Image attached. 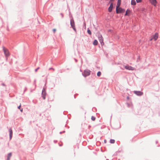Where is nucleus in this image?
Returning a JSON list of instances; mask_svg holds the SVG:
<instances>
[{"mask_svg":"<svg viewBox=\"0 0 160 160\" xmlns=\"http://www.w3.org/2000/svg\"><path fill=\"white\" fill-rule=\"evenodd\" d=\"M125 10L122 9L121 8L116 7V12L117 13L123 12H125Z\"/></svg>","mask_w":160,"mask_h":160,"instance_id":"nucleus-1","label":"nucleus"},{"mask_svg":"<svg viewBox=\"0 0 160 160\" xmlns=\"http://www.w3.org/2000/svg\"><path fill=\"white\" fill-rule=\"evenodd\" d=\"M3 50L4 52V53L6 57H8L10 55L9 52L7 49L5 47H3Z\"/></svg>","mask_w":160,"mask_h":160,"instance_id":"nucleus-2","label":"nucleus"},{"mask_svg":"<svg viewBox=\"0 0 160 160\" xmlns=\"http://www.w3.org/2000/svg\"><path fill=\"white\" fill-rule=\"evenodd\" d=\"M70 24L71 25L73 29V30L76 32V30L75 28V23L74 20L73 19H71L70 20Z\"/></svg>","mask_w":160,"mask_h":160,"instance_id":"nucleus-3","label":"nucleus"},{"mask_svg":"<svg viewBox=\"0 0 160 160\" xmlns=\"http://www.w3.org/2000/svg\"><path fill=\"white\" fill-rule=\"evenodd\" d=\"M90 74V71L89 70H85L83 73V76L85 77L89 76Z\"/></svg>","mask_w":160,"mask_h":160,"instance_id":"nucleus-4","label":"nucleus"},{"mask_svg":"<svg viewBox=\"0 0 160 160\" xmlns=\"http://www.w3.org/2000/svg\"><path fill=\"white\" fill-rule=\"evenodd\" d=\"M98 38L101 44L102 45H103L104 43L103 42V39L102 36V35L100 34H99L98 35Z\"/></svg>","mask_w":160,"mask_h":160,"instance_id":"nucleus-5","label":"nucleus"},{"mask_svg":"<svg viewBox=\"0 0 160 160\" xmlns=\"http://www.w3.org/2000/svg\"><path fill=\"white\" fill-rule=\"evenodd\" d=\"M46 92L45 91V89L43 88L42 92V97L44 99L46 98Z\"/></svg>","mask_w":160,"mask_h":160,"instance_id":"nucleus-6","label":"nucleus"},{"mask_svg":"<svg viewBox=\"0 0 160 160\" xmlns=\"http://www.w3.org/2000/svg\"><path fill=\"white\" fill-rule=\"evenodd\" d=\"M125 68L126 69L129 70H135V68H134L129 65H126L125 66Z\"/></svg>","mask_w":160,"mask_h":160,"instance_id":"nucleus-7","label":"nucleus"},{"mask_svg":"<svg viewBox=\"0 0 160 160\" xmlns=\"http://www.w3.org/2000/svg\"><path fill=\"white\" fill-rule=\"evenodd\" d=\"M150 3L154 6H156L157 2L156 0H149Z\"/></svg>","mask_w":160,"mask_h":160,"instance_id":"nucleus-8","label":"nucleus"},{"mask_svg":"<svg viewBox=\"0 0 160 160\" xmlns=\"http://www.w3.org/2000/svg\"><path fill=\"white\" fill-rule=\"evenodd\" d=\"M158 37V33H156L152 36L153 39L154 41H156Z\"/></svg>","mask_w":160,"mask_h":160,"instance_id":"nucleus-9","label":"nucleus"},{"mask_svg":"<svg viewBox=\"0 0 160 160\" xmlns=\"http://www.w3.org/2000/svg\"><path fill=\"white\" fill-rule=\"evenodd\" d=\"M134 92L138 96H141L143 94V92L140 91H134Z\"/></svg>","mask_w":160,"mask_h":160,"instance_id":"nucleus-10","label":"nucleus"},{"mask_svg":"<svg viewBox=\"0 0 160 160\" xmlns=\"http://www.w3.org/2000/svg\"><path fill=\"white\" fill-rule=\"evenodd\" d=\"M113 3L112 2H111L110 6L108 9V11L109 12H112L113 8Z\"/></svg>","mask_w":160,"mask_h":160,"instance_id":"nucleus-11","label":"nucleus"},{"mask_svg":"<svg viewBox=\"0 0 160 160\" xmlns=\"http://www.w3.org/2000/svg\"><path fill=\"white\" fill-rule=\"evenodd\" d=\"M9 135H10V139H11L12 138V130L10 129L9 130Z\"/></svg>","mask_w":160,"mask_h":160,"instance_id":"nucleus-12","label":"nucleus"},{"mask_svg":"<svg viewBox=\"0 0 160 160\" xmlns=\"http://www.w3.org/2000/svg\"><path fill=\"white\" fill-rule=\"evenodd\" d=\"M121 0H118L117 7H119L121 4Z\"/></svg>","mask_w":160,"mask_h":160,"instance_id":"nucleus-13","label":"nucleus"},{"mask_svg":"<svg viewBox=\"0 0 160 160\" xmlns=\"http://www.w3.org/2000/svg\"><path fill=\"white\" fill-rule=\"evenodd\" d=\"M12 156V153H10L8 154L7 158V160H10V158Z\"/></svg>","mask_w":160,"mask_h":160,"instance_id":"nucleus-14","label":"nucleus"},{"mask_svg":"<svg viewBox=\"0 0 160 160\" xmlns=\"http://www.w3.org/2000/svg\"><path fill=\"white\" fill-rule=\"evenodd\" d=\"M98 42L96 40H94L93 44L94 45H97L98 44Z\"/></svg>","mask_w":160,"mask_h":160,"instance_id":"nucleus-15","label":"nucleus"},{"mask_svg":"<svg viewBox=\"0 0 160 160\" xmlns=\"http://www.w3.org/2000/svg\"><path fill=\"white\" fill-rule=\"evenodd\" d=\"M131 4L132 5H135L136 4V2L135 0H132L131 1Z\"/></svg>","mask_w":160,"mask_h":160,"instance_id":"nucleus-16","label":"nucleus"},{"mask_svg":"<svg viewBox=\"0 0 160 160\" xmlns=\"http://www.w3.org/2000/svg\"><path fill=\"white\" fill-rule=\"evenodd\" d=\"M130 10H127L126 11V13H125V16L128 15V13H130Z\"/></svg>","mask_w":160,"mask_h":160,"instance_id":"nucleus-17","label":"nucleus"},{"mask_svg":"<svg viewBox=\"0 0 160 160\" xmlns=\"http://www.w3.org/2000/svg\"><path fill=\"white\" fill-rule=\"evenodd\" d=\"M115 140L114 139H111L110 142L111 143H114L115 142Z\"/></svg>","mask_w":160,"mask_h":160,"instance_id":"nucleus-18","label":"nucleus"},{"mask_svg":"<svg viewBox=\"0 0 160 160\" xmlns=\"http://www.w3.org/2000/svg\"><path fill=\"white\" fill-rule=\"evenodd\" d=\"M101 74V73L100 72H98L97 73V75L99 77Z\"/></svg>","mask_w":160,"mask_h":160,"instance_id":"nucleus-19","label":"nucleus"},{"mask_svg":"<svg viewBox=\"0 0 160 160\" xmlns=\"http://www.w3.org/2000/svg\"><path fill=\"white\" fill-rule=\"evenodd\" d=\"M95 118L94 117L92 116L91 118V119L92 121H94L95 120Z\"/></svg>","mask_w":160,"mask_h":160,"instance_id":"nucleus-20","label":"nucleus"},{"mask_svg":"<svg viewBox=\"0 0 160 160\" xmlns=\"http://www.w3.org/2000/svg\"><path fill=\"white\" fill-rule=\"evenodd\" d=\"M87 32L90 35H91V32L90 30H88Z\"/></svg>","mask_w":160,"mask_h":160,"instance_id":"nucleus-21","label":"nucleus"},{"mask_svg":"<svg viewBox=\"0 0 160 160\" xmlns=\"http://www.w3.org/2000/svg\"><path fill=\"white\" fill-rule=\"evenodd\" d=\"M136 1L137 3L140 2L142 1V0H136Z\"/></svg>","mask_w":160,"mask_h":160,"instance_id":"nucleus-22","label":"nucleus"},{"mask_svg":"<svg viewBox=\"0 0 160 160\" xmlns=\"http://www.w3.org/2000/svg\"><path fill=\"white\" fill-rule=\"evenodd\" d=\"M39 69V68H37V69H36L35 70V72H37L38 71V70Z\"/></svg>","mask_w":160,"mask_h":160,"instance_id":"nucleus-23","label":"nucleus"},{"mask_svg":"<svg viewBox=\"0 0 160 160\" xmlns=\"http://www.w3.org/2000/svg\"><path fill=\"white\" fill-rule=\"evenodd\" d=\"M53 30V32L54 33V32H56V29H53V30Z\"/></svg>","mask_w":160,"mask_h":160,"instance_id":"nucleus-24","label":"nucleus"},{"mask_svg":"<svg viewBox=\"0 0 160 160\" xmlns=\"http://www.w3.org/2000/svg\"><path fill=\"white\" fill-rule=\"evenodd\" d=\"M21 104L18 107V108L19 109H20V108H21Z\"/></svg>","mask_w":160,"mask_h":160,"instance_id":"nucleus-25","label":"nucleus"},{"mask_svg":"<svg viewBox=\"0 0 160 160\" xmlns=\"http://www.w3.org/2000/svg\"><path fill=\"white\" fill-rule=\"evenodd\" d=\"M114 0H110V1H109V3H111V2H112Z\"/></svg>","mask_w":160,"mask_h":160,"instance_id":"nucleus-26","label":"nucleus"},{"mask_svg":"<svg viewBox=\"0 0 160 160\" xmlns=\"http://www.w3.org/2000/svg\"><path fill=\"white\" fill-rule=\"evenodd\" d=\"M153 39V38H151L150 39V40L151 41H152Z\"/></svg>","mask_w":160,"mask_h":160,"instance_id":"nucleus-27","label":"nucleus"},{"mask_svg":"<svg viewBox=\"0 0 160 160\" xmlns=\"http://www.w3.org/2000/svg\"><path fill=\"white\" fill-rule=\"evenodd\" d=\"M20 111L21 112H22V108L21 109H20Z\"/></svg>","mask_w":160,"mask_h":160,"instance_id":"nucleus-28","label":"nucleus"},{"mask_svg":"<svg viewBox=\"0 0 160 160\" xmlns=\"http://www.w3.org/2000/svg\"><path fill=\"white\" fill-rule=\"evenodd\" d=\"M53 69V70H54L52 68H50V69Z\"/></svg>","mask_w":160,"mask_h":160,"instance_id":"nucleus-29","label":"nucleus"},{"mask_svg":"<svg viewBox=\"0 0 160 160\" xmlns=\"http://www.w3.org/2000/svg\"><path fill=\"white\" fill-rule=\"evenodd\" d=\"M106 140H104V142H106Z\"/></svg>","mask_w":160,"mask_h":160,"instance_id":"nucleus-30","label":"nucleus"}]
</instances>
